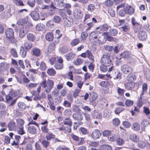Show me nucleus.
<instances>
[{"label": "nucleus", "mask_w": 150, "mask_h": 150, "mask_svg": "<svg viewBox=\"0 0 150 150\" xmlns=\"http://www.w3.org/2000/svg\"><path fill=\"white\" fill-rule=\"evenodd\" d=\"M55 47V44L54 43H51L50 44L48 48V52L50 53L52 51H54Z\"/></svg>", "instance_id": "32"}, {"label": "nucleus", "mask_w": 150, "mask_h": 150, "mask_svg": "<svg viewBox=\"0 0 150 150\" xmlns=\"http://www.w3.org/2000/svg\"><path fill=\"white\" fill-rule=\"evenodd\" d=\"M45 25L42 23H38L36 26V29L38 31H41L43 30L45 28Z\"/></svg>", "instance_id": "44"}, {"label": "nucleus", "mask_w": 150, "mask_h": 150, "mask_svg": "<svg viewBox=\"0 0 150 150\" xmlns=\"http://www.w3.org/2000/svg\"><path fill=\"white\" fill-rule=\"evenodd\" d=\"M129 139L132 142L134 143L138 142L139 140V137L134 134H131L129 136Z\"/></svg>", "instance_id": "13"}, {"label": "nucleus", "mask_w": 150, "mask_h": 150, "mask_svg": "<svg viewBox=\"0 0 150 150\" xmlns=\"http://www.w3.org/2000/svg\"><path fill=\"white\" fill-rule=\"evenodd\" d=\"M27 39L30 42H34L36 39L35 36L34 35L31 33H28L26 35Z\"/></svg>", "instance_id": "22"}, {"label": "nucleus", "mask_w": 150, "mask_h": 150, "mask_svg": "<svg viewBox=\"0 0 150 150\" xmlns=\"http://www.w3.org/2000/svg\"><path fill=\"white\" fill-rule=\"evenodd\" d=\"M112 131L109 130H105L102 133L104 137H109L110 135L111 134Z\"/></svg>", "instance_id": "53"}, {"label": "nucleus", "mask_w": 150, "mask_h": 150, "mask_svg": "<svg viewBox=\"0 0 150 150\" xmlns=\"http://www.w3.org/2000/svg\"><path fill=\"white\" fill-rule=\"evenodd\" d=\"M24 46L25 49L29 50L32 48V44L29 42L26 41L24 43Z\"/></svg>", "instance_id": "37"}, {"label": "nucleus", "mask_w": 150, "mask_h": 150, "mask_svg": "<svg viewBox=\"0 0 150 150\" xmlns=\"http://www.w3.org/2000/svg\"><path fill=\"white\" fill-rule=\"evenodd\" d=\"M90 96L89 98L90 101L93 102L96 100L98 98L97 94H90Z\"/></svg>", "instance_id": "59"}, {"label": "nucleus", "mask_w": 150, "mask_h": 150, "mask_svg": "<svg viewBox=\"0 0 150 150\" xmlns=\"http://www.w3.org/2000/svg\"><path fill=\"white\" fill-rule=\"evenodd\" d=\"M18 133L21 135H22L25 133V132L24 129V127H21L18 128L17 131Z\"/></svg>", "instance_id": "50"}, {"label": "nucleus", "mask_w": 150, "mask_h": 150, "mask_svg": "<svg viewBox=\"0 0 150 150\" xmlns=\"http://www.w3.org/2000/svg\"><path fill=\"white\" fill-rule=\"evenodd\" d=\"M47 73L50 76H54L56 74V71L53 68H50L47 70Z\"/></svg>", "instance_id": "58"}, {"label": "nucleus", "mask_w": 150, "mask_h": 150, "mask_svg": "<svg viewBox=\"0 0 150 150\" xmlns=\"http://www.w3.org/2000/svg\"><path fill=\"white\" fill-rule=\"evenodd\" d=\"M63 124L65 125H72L71 120L69 117H66L63 121Z\"/></svg>", "instance_id": "29"}, {"label": "nucleus", "mask_w": 150, "mask_h": 150, "mask_svg": "<svg viewBox=\"0 0 150 150\" xmlns=\"http://www.w3.org/2000/svg\"><path fill=\"white\" fill-rule=\"evenodd\" d=\"M55 5L58 7L62 8L64 4V0H54Z\"/></svg>", "instance_id": "21"}, {"label": "nucleus", "mask_w": 150, "mask_h": 150, "mask_svg": "<svg viewBox=\"0 0 150 150\" xmlns=\"http://www.w3.org/2000/svg\"><path fill=\"white\" fill-rule=\"evenodd\" d=\"M26 52L24 49V47L21 46L20 47V54L21 55L22 57L24 58L26 56Z\"/></svg>", "instance_id": "33"}, {"label": "nucleus", "mask_w": 150, "mask_h": 150, "mask_svg": "<svg viewBox=\"0 0 150 150\" xmlns=\"http://www.w3.org/2000/svg\"><path fill=\"white\" fill-rule=\"evenodd\" d=\"M47 83L48 84L49 88L46 85L45 80H44L41 83V85L45 88L44 91H45V93H47L50 92L51 89L53 86L54 82L48 79L47 81Z\"/></svg>", "instance_id": "3"}, {"label": "nucleus", "mask_w": 150, "mask_h": 150, "mask_svg": "<svg viewBox=\"0 0 150 150\" xmlns=\"http://www.w3.org/2000/svg\"><path fill=\"white\" fill-rule=\"evenodd\" d=\"M12 94H7L6 96V102L7 103H10L13 99Z\"/></svg>", "instance_id": "56"}, {"label": "nucleus", "mask_w": 150, "mask_h": 150, "mask_svg": "<svg viewBox=\"0 0 150 150\" xmlns=\"http://www.w3.org/2000/svg\"><path fill=\"white\" fill-rule=\"evenodd\" d=\"M126 77V79L127 80L130 81H134L136 79V76L134 74H129Z\"/></svg>", "instance_id": "36"}, {"label": "nucleus", "mask_w": 150, "mask_h": 150, "mask_svg": "<svg viewBox=\"0 0 150 150\" xmlns=\"http://www.w3.org/2000/svg\"><path fill=\"white\" fill-rule=\"evenodd\" d=\"M33 148L32 144L30 143L27 144L24 148L23 150H33Z\"/></svg>", "instance_id": "63"}, {"label": "nucleus", "mask_w": 150, "mask_h": 150, "mask_svg": "<svg viewBox=\"0 0 150 150\" xmlns=\"http://www.w3.org/2000/svg\"><path fill=\"white\" fill-rule=\"evenodd\" d=\"M120 55L124 58H127L129 57L130 54L128 52L125 51L120 54Z\"/></svg>", "instance_id": "62"}, {"label": "nucleus", "mask_w": 150, "mask_h": 150, "mask_svg": "<svg viewBox=\"0 0 150 150\" xmlns=\"http://www.w3.org/2000/svg\"><path fill=\"white\" fill-rule=\"evenodd\" d=\"M113 4V1L111 0H106L104 3V5L108 7H110L112 6Z\"/></svg>", "instance_id": "45"}, {"label": "nucleus", "mask_w": 150, "mask_h": 150, "mask_svg": "<svg viewBox=\"0 0 150 150\" xmlns=\"http://www.w3.org/2000/svg\"><path fill=\"white\" fill-rule=\"evenodd\" d=\"M100 62L101 64L110 66L112 64V60L110 54L105 53L103 54L101 58Z\"/></svg>", "instance_id": "2"}, {"label": "nucleus", "mask_w": 150, "mask_h": 150, "mask_svg": "<svg viewBox=\"0 0 150 150\" xmlns=\"http://www.w3.org/2000/svg\"><path fill=\"white\" fill-rule=\"evenodd\" d=\"M130 28V27L128 24H126L120 27V28L122 31L126 32Z\"/></svg>", "instance_id": "39"}, {"label": "nucleus", "mask_w": 150, "mask_h": 150, "mask_svg": "<svg viewBox=\"0 0 150 150\" xmlns=\"http://www.w3.org/2000/svg\"><path fill=\"white\" fill-rule=\"evenodd\" d=\"M72 19L69 17L65 19L64 22V25L67 26H70L73 23Z\"/></svg>", "instance_id": "20"}, {"label": "nucleus", "mask_w": 150, "mask_h": 150, "mask_svg": "<svg viewBox=\"0 0 150 150\" xmlns=\"http://www.w3.org/2000/svg\"><path fill=\"white\" fill-rule=\"evenodd\" d=\"M101 133L99 130L97 129H94L92 132L91 136L94 139L99 138L101 136Z\"/></svg>", "instance_id": "11"}, {"label": "nucleus", "mask_w": 150, "mask_h": 150, "mask_svg": "<svg viewBox=\"0 0 150 150\" xmlns=\"http://www.w3.org/2000/svg\"><path fill=\"white\" fill-rule=\"evenodd\" d=\"M122 124L125 128H129L131 125V124L129 122L127 121H122Z\"/></svg>", "instance_id": "54"}, {"label": "nucleus", "mask_w": 150, "mask_h": 150, "mask_svg": "<svg viewBox=\"0 0 150 150\" xmlns=\"http://www.w3.org/2000/svg\"><path fill=\"white\" fill-rule=\"evenodd\" d=\"M7 126L8 130L10 131H14L16 129V123L13 121H10L8 124Z\"/></svg>", "instance_id": "16"}, {"label": "nucleus", "mask_w": 150, "mask_h": 150, "mask_svg": "<svg viewBox=\"0 0 150 150\" xmlns=\"http://www.w3.org/2000/svg\"><path fill=\"white\" fill-rule=\"evenodd\" d=\"M125 142V141L122 138L119 137L116 140V144L119 146L123 145Z\"/></svg>", "instance_id": "48"}, {"label": "nucleus", "mask_w": 150, "mask_h": 150, "mask_svg": "<svg viewBox=\"0 0 150 150\" xmlns=\"http://www.w3.org/2000/svg\"><path fill=\"white\" fill-rule=\"evenodd\" d=\"M73 15L77 19L81 18L83 16V13L82 11L79 9H76L73 12Z\"/></svg>", "instance_id": "10"}, {"label": "nucleus", "mask_w": 150, "mask_h": 150, "mask_svg": "<svg viewBox=\"0 0 150 150\" xmlns=\"http://www.w3.org/2000/svg\"><path fill=\"white\" fill-rule=\"evenodd\" d=\"M28 138H25L24 140H23L22 142L20 144V146L21 147V150H23L25 146L27 144V140Z\"/></svg>", "instance_id": "47"}, {"label": "nucleus", "mask_w": 150, "mask_h": 150, "mask_svg": "<svg viewBox=\"0 0 150 150\" xmlns=\"http://www.w3.org/2000/svg\"><path fill=\"white\" fill-rule=\"evenodd\" d=\"M75 56V53L71 52L67 54L65 57L67 60L71 61Z\"/></svg>", "instance_id": "25"}, {"label": "nucleus", "mask_w": 150, "mask_h": 150, "mask_svg": "<svg viewBox=\"0 0 150 150\" xmlns=\"http://www.w3.org/2000/svg\"><path fill=\"white\" fill-rule=\"evenodd\" d=\"M108 33L112 36H115L117 35L118 31L115 29L110 28Z\"/></svg>", "instance_id": "34"}, {"label": "nucleus", "mask_w": 150, "mask_h": 150, "mask_svg": "<svg viewBox=\"0 0 150 150\" xmlns=\"http://www.w3.org/2000/svg\"><path fill=\"white\" fill-rule=\"evenodd\" d=\"M18 105L21 110H23L26 108L25 104L21 102H20L18 103Z\"/></svg>", "instance_id": "57"}, {"label": "nucleus", "mask_w": 150, "mask_h": 150, "mask_svg": "<svg viewBox=\"0 0 150 150\" xmlns=\"http://www.w3.org/2000/svg\"><path fill=\"white\" fill-rule=\"evenodd\" d=\"M150 144L147 142L140 141L137 144L138 146L141 149L144 148L147 145L149 146Z\"/></svg>", "instance_id": "24"}, {"label": "nucleus", "mask_w": 150, "mask_h": 150, "mask_svg": "<svg viewBox=\"0 0 150 150\" xmlns=\"http://www.w3.org/2000/svg\"><path fill=\"white\" fill-rule=\"evenodd\" d=\"M139 39L141 40H145L147 38V35L145 31H141L138 34Z\"/></svg>", "instance_id": "12"}, {"label": "nucleus", "mask_w": 150, "mask_h": 150, "mask_svg": "<svg viewBox=\"0 0 150 150\" xmlns=\"http://www.w3.org/2000/svg\"><path fill=\"white\" fill-rule=\"evenodd\" d=\"M57 62L55 63L54 67L57 69H61L63 67V60L61 57H59L57 59Z\"/></svg>", "instance_id": "8"}, {"label": "nucleus", "mask_w": 150, "mask_h": 150, "mask_svg": "<svg viewBox=\"0 0 150 150\" xmlns=\"http://www.w3.org/2000/svg\"><path fill=\"white\" fill-rule=\"evenodd\" d=\"M92 116L94 118L100 119L102 118V114L100 112L94 110L91 113Z\"/></svg>", "instance_id": "18"}, {"label": "nucleus", "mask_w": 150, "mask_h": 150, "mask_svg": "<svg viewBox=\"0 0 150 150\" xmlns=\"http://www.w3.org/2000/svg\"><path fill=\"white\" fill-rule=\"evenodd\" d=\"M140 125L138 123H134L132 125V129L134 131H138L140 130Z\"/></svg>", "instance_id": "26"}, {"label": "nucleus", "mask_w": 150, "mask_h": 150, "mask_svg": "<svg viewBox=\"0 0 150 150\" xmlns=\"http://www.w3.org/2000/svg\"><path fill=\"white\" fill-rule=\"evenodd\" d=\"M108 139L111 142H115L117 139L116 135L115 134H111L109 137H108Z\"/></svg>", "instance_id": "49"}, {"label": "nucleus", "mask_w": 150, "mask_h": 150, "mask_svg": "<svg viewBox=\"0 0 150 150\" xmlns=\"http://www.w3.org/2000/svg\"><path fill=\"white\" fill-rule=\"evenodd\" d=\"M100 104L103 107H106L108 105V102L107 100L105 98H102L100 101Z\"/></svg>", "instance_id": "42"}, {"label": "nucleus", "mask_w": 150, "mask_h": 150, "mask_svg": "<svg viewBox=\"0 0 150 150\" xmlns=\"http://www.w3.org/2000/svg\"><path fill=\"white\" fill-rule=\"evenodd\" d=\"M15 140H13L12 143L11 145L12 146H16L18 145L20 142V140L21 139V137L18 135H15Z\"/></svg>", "instance_id": "19"}, {"label": "nucleus", "mask_w": 150, "mask_h": 150, "mask_svg": "<svg viewBox=\"0 0 150 150\" xmlns=\"http://www.w3.org/2000/svg\"><path fill=\"white\" fill-rule=\"evenodd\" d=\"M79 40L78 38L74 39L71 42V45L73 46H76L78 45L79 42Z\"/></svg>", "instance_id": "60"}, {"label": "nucleus", "mask_w": 150, "mask_h": 150, "mask_svg": "<svg viewBox=\"0 0 150 150\" xmlns=\"http://www.w3.org/2000/svg\"><path fill=\"white\" fill-rule=\"evenodd\" d=\"M110 66H107L104 65L103 64H101L100 66V69L101 71L103 72H105L106 71L108 70L107 67H109Z\"/></svg>", "instance_id": "52"}, {"label": "nucleus", "mask_w": 150, "mask_h": 150, "mask_svg": "<svg viewBox=\"0 0 150 150\" xmlns=\"http://www.w3.org/2000/svg\"><path fill=\"white\" fill-rule=\"evenodd\" d=\"M122 74L118 71L115 72L113 75V77L114 79H120L121 78Z\"/></svg>", "instance_id": "35"}, {"label": "nucleus", "mask_w": 150, "mask_h": 150, "mask_svg": "<svg viewBox=\"0 0 150 150\" xmlns=\"http://www.w3.org/2000/svg\"><path fill=\"white\" fill-rule=\"evenodd\" d=\"M88 11L90 12H93L96 9L95 5L93 4H90L88 6Z\"/></svg>", "instance_id": "40"}, {"label": "nucleus", "mask_w": 150, "mask_h": 150, "mask_svg": "<svg viewBox=\"0 0 150 150\" xmlns=\"http://www.w3.org/2000/svg\"><path fill=\"white\" fill-rule=\"evenodd\" d=\"M70 136L71 138L74 141L79 142H79L77 144L78 145H82L85 142L83 138H81L80 140V138L78 136L75 135L73 133L71 134Z\"/></svg>", "instance_id": "6"}, {"label": "nucleus", "mask_w": 150, "mask_h": 150, "mask_svg": "<svg viewBox=\"0 0 150 150\" xmlns=\"http://www.w3.org/2000/svg\"><path fill=\"white\" fill-rule=\"evenodd\" d=\"M79 130L82 134L84 135L87 134L88 132L87 129L83 127H80L79 129Z\"/></svg>", "instance_id": "55"}, {"label": "nucleus", "mask_w": 150, "mask_h": 150, "mask_svg": "<svg viewBox=\"0 0 150 150\" xmlns=\"http://www.w3.org/2000/svg\"><path fill=\"white\" fill-rule=\"evenodd\" d=\"M110 84V83L107 81H102L100 83V85L104 87H107Z\"/></svg>", "instance_id": "61"}, {"label": "nucleus", "mask_w": 150, "mask_h": 150, "mask_svg": "<svg viewBox=\"0 0 150 150\" xmlns=\"http://www.w3.org/2000/svg\"><path fill=\"white\" fill-rule=\"evenodd\" d=\"M29 27L27 25L21 27L18 30L19 36L21 38H23L29 31Z\"/></svg>", "instance_id": "4"}, {"label": "nucleus", "mask_w": 150, "mask_h": 150, "mask_svg": "<svg viewBox=\"0 0 150 150\" xmlns=\"http://www.w3.org/2000/svg\"><path fill=\"white\" fill-rule=\"evenodd\" d=\"M87 56L90 60H91L92 61H93L94 60V56L93 55L91 52L89 50L86 51Z\"/></svg>", "instance_id": "51"}, {"label": "nucleus", "mask_w": 150, "mask_h": 150, "mask_svg": "<svg viewBox=\"0 0 150 150\" xmlns=\"http://www.w3.org/2000/svg\"><path fill=\"white\" fill-rule=\"evenodd\" d=\"M30 15L32 18L35 21L38 20L40 18V15L39 13L35 11H32Z\"/></svg>", "instance_id": "17"}, {"label": "nucleus", "mask_w": 150, "mask_h": 150, "mask_svg": "<svg viewBox=\"0 0 150 150\" xmlns=\"http://www.w3.org/2000/svg\"><path fill=\"white\" fill-rule=\"evenodd\" d=\"M28 129L29 132L31 134H35L36 132L35 128L34 126L29 127Z\"/></svg>", "instance_id": "46"}, {"label": "nucleus", "mask_w": 150, "mask_h": 150, "mask_svg": "<svg viewBox=\"0 0 150 150\" xmlns=\"http://www.w3.org/2000/svg\"><path fill=\"white\" fill-rule=\"evenodd\" d=\"M72 117L75 120L78 121V123L79 125L83 124L81 121L83 120V117L81 114L79 113H74L72 115Z\"/></svg>", "instance_id": "7"}, {"label": "nucleus", "mask_w": 150, "mask_h": 150, "mask_svg": "<svg viewBox=\"0 0 150 150\" xmlns=\"http://www.w3.org/2000/svg\"><path fill=\"white\" fill-rule=\"evenodd\" d=\"M99 150H112V147L108 145L103 144L100 146Z\"/></svg>", "instance_id": "27"}, {"label": "nucleus", "mask_w": 150, "mask_h": 150, "mask_svg": "<svg viewBox=\"0 0 150 150\" xmlns=\"http://www.w3.org/2000/svg\"><path fill=\"white\" fill-rule=\"evenodd\" d=\"M16 120L18 126L21 127L23 126L25 123V122L23 120L20 118H18Z\"/></svg>", "instance_id": "38"}, {"label": "nucleus", "mask_w": 150, "mask_h": 150, "mask_svg": "<svg viewBox=\"0 0 150 150\" xmlns=\"http://www.w3.org/2000/svg\"><path fill=\"white\" fill-rule=\"evenodd\" d=\"M90 36L92 37L96 43L102 44L106 42V39L104 36L99 32H92L90 33Z\"/></svg>", "instance_id": "1"}, {"label": "nucleus", "mask_w": 150, "mask_h": 150, "mask_svg": "<svg viewBox=\"0 0 150 150\" xmlns=\"http://www.w3.org/2000/svg\"><path fill=\"white\" fill-rule=\"evenodd\" d=\"M5 33L6 37L9 38H11L13 37L14 35V32L12 29L9 28L7 29Z\"/></svg>", "instance_id": "14"}, {"label": "nucleus", "mask_w": 150, "mask_h": 150, "mask_svg": "<svg viewBox=\"0 0 150 150\" xmlns=\"http://www.w3.org/2000/svg\"><path fill=\"white\" fill-rule=\"evenodd\" d=\"M120 121V120L117 117L115 118L112 120V124L115 126H117L119 125Z\"/></svg>", "instance_id": "41"}, {"label": "nucleus", "mask_w": 150, "mask_h": 150, "mask_svg": "<svg viewBox=\"0 0 150 150\" xmlns=\"http://www.w3.org/2000/svg\"><path fill=\"white\" fill-rule=\"evenodd\" d=\"M53 34L51 33H47L45 35V38L48 41H52L53 40Z\"/></svg>", "instance_id": "30"}, {"label": "nucleus", "mask_w": 150, "mask_h": 150, "mask_svg": "<svg viewBox=\"0 0 150 150\" xmlns=\"http://www.w3.org/2000/svg\"><path fill=\"white\" fill-rule=\"evenodd\" d=\"M56 150H70V149L69 148L65 146L62 147L59 146L56 148Z\"/></svg>", "instance_id": "64"}, {"label": "nucleus", "mask_w": 150, "mask_h": 150, "mask_svg": "<svg viewBox=\"0 0 150 150\" xmlns=\"http://www.w3.org/2000/svg\"><path fill=\"white\" fill-rule=\"evenodd\" d=\"M125 110V108H124L119 106L115 108L114 110V112L115 114L118 115Z\"/></svg>", "instance_id": "31"}, {"label": "nucleus", "mask_w": 150, "mask_h": 150, "mask_svg": "<svg viewBox=\"0 0 150 150\" xmlns=\"http://www.w3.org/2000/svg\"><path fill=\"white\" fill-rule=\"evenodd\" d=\"M124 10L126 13L129 15L133 14L134 11V9L131 6L128 5L126 6V8Z\"/></svg>", "instance_id": "15"}, {"label": "nucleus", "mask_w": 150, "mask_h": 150, "mask_svg": "<svg viewBox=\"0 0 150 150\" xmlns=\"http://www.w3.org/2000/svg\"><path fill=\"white\" fill-rule=\"evenodd\" d=\"M32 54L36 57H39L40 55V49L37 47L32 49L31 51Z\"/></svg>", "instance_id": "23"}, {"label": "nucleus", "mask_w": 150, "mask_h": 150, "mask_svg": "<svg viewBox=\"0 0 150 150\" xmlns=\"http://www.w3.org/2000/svg\"><path fill=\"white\" fill-rule=\"evenodd\" d=\"M126 88L129 90L131 89L134 86V83L131 82L127 83L125 85Z\"/></svg>", "instance_id": "43"}, {"label": "nucleus", "mask_w": 150, "mask_h": 150, "mask_svg": "<svg viewBox=\"0 0 150 150\" xmlns=\"http://www.w3.org/2000/svg\"><path fill=\"white\" fill-rule=\"evenodd\" d=\"M47 141H50L55 138V135L51 132H48L45 137Z\"/></svg>", "instance_id": "28"}, {"label": "nucleus", "mask_w": 150, "mask_h": 150, "mask_svg": "<svg viewBox=\"0 0 150 150\" xmlns=\"http://www.w3.org/2000/svg\"><path fill=\"white\" fill-rule=\"evenodd\" d=\"M121 70L124 74H129L132 71V68L127 64H123L121 67Z\"/></svg>", "instance_id": "5"}, {"label": "nucleus", "mask_w": 150, "mask_h": 150, "mask_svg": "<svg viewBox=\"0 0 150 150\" xmlns=\"http://www.w3.org/2000/svg\"><path fill=\"white\" fill-rule=\"evenodd\" d=\"M71 125H67L64 126L63 125H62L59 128L58 130L60 131H64V132L71 133Z\"/></svg>", "instance_id": "9"}]
</instances>
